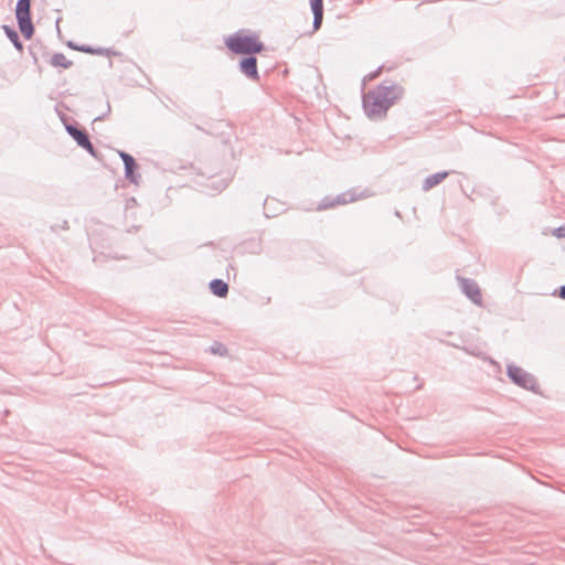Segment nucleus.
Wrapping results in <instances>:
<instances>
[{"label": "nucleus", "instance_id": "obj_11", "mask_svg": "<svg viewBox=\"0 0 565 565\" xmlns=\"http://www.w3.org/2000/svg\"><path fill=\"white\" fill-rule=\"evenodd\" d=\"M446 177H447L446 172H444V173H436L434 175L428 177L425 180V182H424V189L425 190H430L431 188H434L435 185L440 183Z\"/></svg>", "mask_w": 565, "mask_h": 565}, {"label": "nucleus", "instance_id": "obj_17", "mask_svg": "<svg viewBox=\"0 0 565 565\" xmlns=\"http://www.w3.org/2000/svg\"><path fill=\"white\" fill-rule=\"evenodd\" d=\"M558 296H559L562 299H565V286H563V287H561V288H559Z\"/></svg>", "mask_w": 565, "mask_h": 565}, {"label": "nucleus", "instance_id": "obj_7", "mask_svg": "<svg viewBox=\"0 0 565 565\" xmlns=\"http://www.w3.org/2000/svg\"><path fill=\"white\" fill-rule=\"evenodd\" d=\"M508 374L514 383L526 386L529 377L522 369L516 366H509Z\"/></svg>", "mask_w": 565, "mask_h": 565}, {"label": "nucleus", "instance_id": "obj_4", "mask_svg": "<svg viewBox=\"0 0 565 565\" xmlns=\"http://www.w3.org/2000/svg\"><path fill=\"white\" fill-rule=\"evenodd\" d=\"M66 130L76 140V142L81 147L85 148L92 154L95 153L94 147H93L92 142L89 141L88 136L84 131H82L73 126H67Z\"/></svg>", "mask_w": 565, "mask_h": 565}, {"label": "nucleus", "instance_id": "obj_14", "mask_svg": "<svg viewBox=\"0 0 565 565\" xmlns=\"http://www.w3.org/2000/svg\"><path fill=\"white\" fill-rule=\"evenodd\" d=\"M552 234H553V236H555L557 238H565V227L564 226L557 227L552 232Z\"/></svg>", "mask_w": 565, "mask_h": 565}, {"label": "nucleus", "instance_id": "obj_5", "mask_svg": "<svg viewBox=\"0 0 565 565\" xmlns=\"http://www.w3.org/2000/svg\"><path fill=\"white\" fill-rule=\"evenodd\" d=\"M241 71L253 79H258L257 61L255 57H247L241 61Z\"/></svg>", "mask_w": 565, "mask_h": 565}, {"label": "nucleus", "instance_id": "obj_15", "mask_svg": "<svg viewBox=\"0 0 565 565\" xmlns=\"http://www.w3.org/2000/svg\"><path fill=\"white\" fill-rule=\"evenodd\" d=\"M212 351L214 353L224 354L226 352V349L222 344H216L215 347L212 348Z\"/></svg>", "mask_w": 565, "mask_h": 565}, {"label": "nucleus", "instance_id": "obj_3", "mask_svg": "<svg viewBox=\"0 0 565 565\" xmlns=\"http://www.w3.org/2000/svg\"><path fill=\"white\" fill-rule=\"evenodd\" d=\"M15 17L19 29L25 39L33 35V24L31 21V0H19L15 8Z\"/></svg>", "mask_w": 565, "mask_h": 565}, {"label": "nucleus", "instance_id": "obj_1", "mask_svg": "<svg viewBox=\"0 0 565 565\" xmlns=\"http://www.w3.org/2000/svg\"><path fill=\"white\" fill-rule=\"evenodd\" d=\"M402 96L403 89L399 86H379L364 97L365 110L370 117L382 116Z\"/></svg>", "mask_w": 565, "mask_h": 565}, {"label": "nucleus", "instance_id": "obj_9", "mask_svg": "<svg viewBox=\"0 0 565 565\" xmlns=\"http://www.w3.org/2000/svg\"><path fill=\"white\" fill-rule=\"evenodd\" d=\"M120 157L125 163L126 177L134 181L135 180L134 171L136 168L135 159L125 152H120Z\"/></svg>", "mask_w": 565, "mask_h": 565}, {"label": "nucleus", "instance_id": "obj_2", "mask_svg": "<svg viewBox=\"0 0 565 565\" xmlns=\"http://www.w3.org/2000/svg\"><path fill=\"white\" fill-rule=\"evenodd\" d=\"M227 47L236 54H253L263 51L264 45L256 35L236 34L226 39Z\"/></svg>", "mask_w": 565, "mask_h": 565}, {"label": "nucleus", "instance_id": "obj_13", "mask_svg": "<svg viewBox=\"0 0 565 565\" xmlns=\"http://www.w3.org/2000/svg\"><path fill=\"white\" fill-rule=\"evenodd\" d=\"M6 30H7V33H8L9 38L14 42L15 46L21 49L22 45H21V43L18 40L17 33L13 32V31H10L9 29H6Z\"/></svg>", "mask_w": 565, "mask_h": 565}, {"label": "nucleus", "instance_id": "obj_16", "mask_svg": "<svg viewBox=\"0 0 565 565\" xmlns=\"http://www.w3.org/2000/svg\"><path fill=\"white\" fill-rule=\"evenodd\" d=\"M380 72H381V70H379V71H377V72H375V73H371V74L366 75V76H365V79H367V81H372V79H374V78L380 74Z\"/></svg>", "mask_w": 565, "mask_h": 565}, {"label": "nucleus", "instance_id": "obj_8", "mask_svg": "<svg viewBox=\"0 0 565 565\" xmlns=\"http://www.w3.org/2000/svg\"><path fill=\"white\" fill-rule=\"evenodd\" d=\"M211 291L217 297H226L228 292V286L221 279H214L210 282Z\"/></svg>", "mask_w": 565, "mask_h": 565}, {"label": "nucleus", "instance_id": "obj_10", "mask_svg": "<svg viewBox=\"0 0 565 565\" xmlns=\"http://www.w3.org/2000/svg\"><path fill=\"white\" fill-rule=\"evenodd\" d=\"M465 292L468 295V297L476 303L481 302V292L478 286L473 284L466 282L465 286Z\"/></svg>", "mask_w": 565, "mask_h": 565}, {"label": "nucleus", "instance_id": "obj_6", "mask_svg": "<svg viewBox=\"0 0 565 565\" xmlns=\"http://www.w3.org/2000/svg\"><path fill=\"white\" fill-rule=\"evenodd\" d=\"M311 10L313 12V29H320L323 19V3L322 0H310Z\"/></svg>", "mask_w": 565, "mask_h": 565}, {"label": "nucleus", "instance_id": "obj_12", "mask_svg": "<svg viewBox=\"0 0 565 565\" xmlns=\"http://www.w3.org/2000/svg\"><path fill=\"white\" fill-rule=\"evenodd\" d=\"M52 65L68 68L72 65V62L64 54H55L51 60Z\"/></svg>", "mask_w": 565, "mask_h": 565}]
</instances>
